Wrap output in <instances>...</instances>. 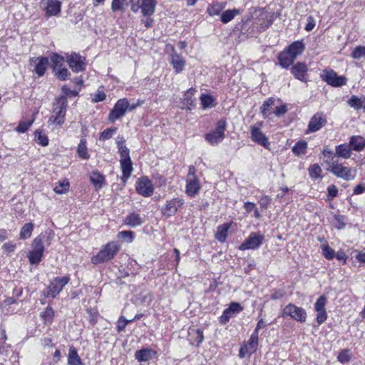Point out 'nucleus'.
Instances as JSON below:
<instances>
[{
    "mask_svg": "<svg viewBox=\"0 0 365 365\" xmlns=\"http://www.w3.org/2000/svg\"><path fill=\"white\" fill-rule=\"evenodd\" d=\"M287 112V106L286 105H282L277 106L275 109L274 114L278 117L284 115Z\"/></svg>",
    "mask_w": 365,
    "mask_h": 365,
    "instance_id": "69168bd1",
    "label": "nucleus"
},
{
    "mask_svg": "<svg viewBox=\"0 0 365 365\" xmlns=\"http://www.w3.org/2000/svg\"><path fill=\"white\" fill-rule=\"evenodd\" d=\"M322 254L324 256V257L328 259L331 260L334 258L335 257V252L334 250L331 248L328 244H324L321 246Z\"/></svg>",
    "mask_w": 365,
    "mask_h": 365,
    "instance_id": "de8ad7c7",
    "label": "nucleus"
},
{
    "mask_svg": "<svg viewBox=\"0 0 365 365\" xmlns=\"http://www.w3.org/2000/svg\"><path fill=\"white\" fill-rule=\"evenodd\" d=\"M120 168L123 173V180L125 182L131 175L133 172V163L131 159L120 160Z\"/></svg>",
    "mask_w": 365,
    "mask_h": 365,
    "instance_id": "c756f323",
    "label": "nucleus"
},
{
    "mask_svg": "<svg viewBox=\"0 0 365 365\" xmlns=\"http://www.w3.org/2000/svg\"><path fill=\"white\" fill-rule=\"evenodd\" d=\"M286 49L296 59L304 52L305 46L302 41H297L291 43Z\"/></svg>",
    "mask_w": 365,
    "mask_h": 365,
    "instance_id": "a878e982",
    "label": "nucleus"
},
{
    "mask_svg": "<svg viewBox=\"0 0 365 365\" xmlns=\"http://www.w3.org/2000/svg\"><path fill=\"white\" fill-rule=\"evenodd\" d=\"M258 337L257 333H252L248 341L241 346L239 351V356L245 358L246 356H250L255 353L258 346Z\"/></svg>",
    "mask_w": 365,
    "mask_h": 365,
    "instance_id": "4468645a",
    "label": "nucleus"
},
{
    "mask_svg": "<svg viewBox=\"0 0 365 365\" xmlns=\"http://www.w3.org/2000/svg\"><path fill=\"white\" fill-rule=\"evenodd\" d=\"M230 228V224L225 223L217 227L215 238L220 242H224L227 237V232Z\"/></svg>",
    "mask_w": 365,
    "mask_h": 365,
    "instance_id": "2f4dec72",
    "label": "nucleus"
},
{
    "mask_svg": "<svg viewBox=\"0 0 365 365\" xmlns=\"http://www.w3.org/2000/svg\"><path fill=\"white\" fill-rule=\"evenodd\" d=\"M204 340L203 331L197 329L195 330V341L197 342V345H200Z\"/></svg>",
    "mask_w": 365,
    "mask_h": 365,
    "instance_id": "774afa93",
    "label": "nucleus"
},
{
    "mask_svg": "<svg viewBox=\"0 0 365 365\" xmlns=\"http://www.w3.org/2000/svg\"><path fill=\"white\" fill-rule=\"evenodd\" d=\"M135 189L138 194L144 197H149L152 195L154 191L152 182L147 178H141L138 179L136 182Z\"/></svg>",
    "mask_w": 365,
    "mask_h": 365,
    "instance_id": "f3484780",
    "label": "nucleus"
},
{
    "mask_svg": "<svg viewBox=\"0 0 365 365\" xmlns=\"http://www.w3.org/2000/svg\"><path fill=\"white\" fill-rule=\"evenodd\" d=\"M128 6V0H113L111 3V9L113 11H124L125 7Z\"/></svg>",
    "mask_w": 365,
    "mask_h": 365,
    "instance_id": "58836bf2",
    "label": "nucleus"
},
{
    "mask_svg": "<svg viewBox=\"0 0 365 365\" xmlns=\"http://www.w3.org/2000/svg\"><path fill=\"white\" fill-rule=\"evenodd\" d=\"M243 310V307L238 302H231L229 307L225 309L220 317V322L222 324H226L229 322L230 318L236 316Z\"/></svg>",
    "mask_w": 365,
    "mask_h": 365,
    "instance_id": "dca6fc26",
    "label": "nucleus"
},
{
    "mask_svg": "<svg viewBox=\"0 0 365 365\" xmlns=\"http://www.w3.org/2000/svg\"><path fill=\"white\" fill-rule=\"evenodd\" d=\"M119 238L129 240L130 242H132L133 239V233L131 231H121L118 232V235Z\"/></svg>",
    "mask_w": 365,
    "mask_h": 365,
    "instance_id": "0e129e2a",
    "label": "nucleus"
},
{
    "mask_svg": "<svg viewBox=\"0 0 365 365\" xmlns=\"http://www.w3.org/2000/svg\"><path fill=\"white\" fill-rule=\"evenodd\" d=\"M116 132V128H107L104 130L100 135L99 140H106L112 138L113 135Z\"/></svg>",
    "mask_w": 365,
    "mask_h": 365,
    "instance_id": "5fc2aeb1",
    "label": "nucleus"
},
{
    "mask_svg": "<svg viewBox=\"0 0 365 365\" xmlns=\"http://www.w3.org/2000/svg\"><path fill=\"white\" fill-rule=\"evenodd\" d=\"M328 199L333 200L338 195V188L334 185H331L327 187Z\"/></svg>",
    "mask_w": 365,
    "mask_h": 365,
    "instance_id": "bf43d9fd",
    "label": "nucleus"
},
{
    "mask_svg": "<svg viewBox=\"0 0 365 365\" xmlns=\"http://www.w3.org/2000/svg\"><path fill=\"white\" fill-rule=\"evenodd\" d=\"M92 183L99 188L102 187L104 182V177L98 172H93L90 176Z\"/></svg>",
    "mask_w": 365,
    "mask_h": 365,
    "instance_id": "ea45409f",
    "label": "nucleus"
},
{
    "mask_svg": "<svg viewBox=\"0 0 365 365\" xmlns=\"http://www.w3.org/2000/svg\"><path fill=\"white\" fill-rule=\"evenodd\" d=\"M170 62L176 73L182 72L185 66V61L183 57L178 54L174 48H173V53L170 56Z\"/></svg>",
    "mask_w": 365,
    "mask_h": 365,
    "instance_id": "aec40b11",
    "label": "nucleus"
},
{
    "mask_svg": "<svg viewBox=\"0 0 365 365\" xmlns=\"http://www.w3.org/2000/svg\"><path fill=\"white\" fill-rule=\"evenodd\" d=\"M352 149L349 144L342 143L335 148V153L333 156L341 158L344 159H349L351 156Z\"/></svg>",
    "mask_w": 365,
    "mask_h": 365,
    "instance_id": "5701e85b",
    "label": "nucleus"
},
{
    "mask_svg": "<svg viewBox=\"0 0 365 365\" xmlns=\"http://www.w3.org/2000/svg\"><path fill=\"white\" fill-rule=\"evenodd\" d=\"M130 320H127L124 317H120L117 322V331L120 332L123 331L129 323H130Z\"/></svg>",
    "mask_w": 365,
    "mask_h": 365,
    "instance_id": "13d9d810",
    "label": "nucleus"
},
{
    "mask_svg": "<svg viewBox=\"0 0 365 365\" xmlns=\"http://www.w3.org/2000/svg\"><path fill=\"white\" fill-rule=\"evenodd\" d=\"M34 225L32 222L26 223L21 229L19 239L26 240L31 237Z\"/></svg>",
    "mask_w": 365,
    "mask_h": 365,
    "instance_id": "c9c22d12",
    "label": "nucleus"
},
{
    "mask_svg": "<svg viewBox=\"0 0 365 365\" xmlns=\"http://www.w3.org/2000/svg\"><path fill=\"white\" fill-rule=\"evenodd\" d=\"M86 58L80 54L75 52L71 54L67 53L66 62L68 63L70 68L74 73H80L86 69Z\"/></svg>",
    "mask_w": 365,
    "mask_h": 365,
    "instance_id": "1a4fd4ad",
    "label": "nucleus"
},
{
    "mask_svg": "<svg viewBox=\"0 0 365 365\" xmlns=\"http://www.w3.org/2000/svg\"><path fill=\"white\" fill-rule=\"evenodd\" d=\"M195 90L193 88H190L185 93V98L183 100V104L186 106L187 110H191L192 107L195 106V99L193 98V96L195 94Z\"/></svg>",
    "mask_w": 365,
    "mask_h": 365,
    "instance_id": "72a5a7b5",
    "label": "nucleus"
},
{
    "mask_svg": "<svg viewBox=\"0 0 365 365\" xmlns=\"http://www.w3.org/2000/svg\"><path fill=\"white\" fill-rule=\"evenodd\" d=\"M41 5L48 17L56 16L61 11V3L58 0H45L41 2Z\"/></svg>",
    "mask_w": 365,
    "mask_h": 365,
    "instance_id": "6ab92c4d",
    "label": "nucleus"
},
{
    "mask_svg": "<svg viewBox=\"0 0 365 365\" xmlns=\"http://www.w3.org/2000/svg\"><path fill=\"white\" fill-rule=\"evenodd\" d=\"M157 0H143L141 4V12L145 16H150L155 11Z\"/></svg>",
    "mask_w": 365,
    "mask_h": 365,
    "instance_id": "393cba45",
    "label": "nucleus"
},
{
    "mask_svg": "<svg viewBox=\"0 0 365 365\" xmlns=\"http://www.w3.org/2000/svg\"><path fill=\"white\" fill-rule=\"evenodd\" d=\"M53 238L52 231L41 233L32 242L31 250L28 254V258L31 264H38L42 259L44 252V243L48 246Z\"/></svg>",
    "mask_w": 365,
    "mask_h": 365,
    "instance_id": "f257e3e1",
    "label": "nucleus"
},
{
    "mask_svg": "<svg viewBox=\"0 0 365 365\" xmlns=\"http://www.w3.org/2000/svg\"><path fill=\"white\" fill-rule=\"evenodd\" d=\"M349 104L350 105L351 107H354L356 109H359L362 107V103L361 100L355 96H353L349 99Z\"/></svg>",
    "mask_w": 365,
    "mask_h": 365,
    "instance_id": "052dcab7",
    "label": "nucleus"
},
{
    "mask_svg": "<svg viewBox=\"0 0 365 365\" xmlns=\"http://www.w3.org/2000/svg\"><path fill=\"white\" fill-rule=\"evenodd\" d=\"M317 322L320 325L323 324L327 319V314L326 310L317 311Z\"/></svg>",
    "mask_w": 365,
    "mask_h": 365,
    "instance_id": "680f3d73",
    "label": "nucleus"
},
{
    "mask_svg": "<svg viewBox=\"0 0 365 365\" xmlns=\"http://www.w3.org/2000/svg\"><path fill=\"white\" fill-rule=\"evenodd\" d=\"M307 148V143L305 140L298 141L292 148V150L296 155H304Z\"/></svg>",
    "mask_w": 365,
    "mask_h": 365,
    "instance_id": "4c0bfd02",
    "label": "nucleus"
},
{
    "mask_svg": "<svg viewBox=\"0 0 365 365\" xmlns=\"http://www.w3.org/2000/svg\"><path fill=\"white\" fill-rule=\"evenodd\" d=\"M250 138L252 141L263 146L265 148H269V142L267 137L261 131L259 127L255 125L250 126Z\"/></svg>",
    "mask_w": 365,
    "mask_h": 365,
    "instance_id": "a211bd4d",
    "label": "nucleus"
},
{
    "mask_svg": "<svg viewBox=\"0 0 365 365\" xmlns=\"http://www.w3.org/2000/svg\"><path fill=\"white\" fill-rule=\"evenodd\" d=\"M327 123L326 115L322 112L316 113L310 119L307 133H315L323 128Z\"/></svg>",
    "mask_w": 365,
    "mask_h": 365,
    "instance_id": "2eb2a0df",
    "label": "nucleus"
},
{
    "mask_svg": "<svg viewBox=\"0 0 365 365\" xmlns=\"http://www.w3.org/2000/svg\"><path fill=\"white\" fill-rule=\"evenodd\" d=\"M119 245L115 242L108 243L98 253L92 257L91 262L94 264L103 263L112 259L119 251Z\"/></svg>",
    "mask_w": 365,
    "mask_h": 365,
    "instance_id": "20e7f679",
    "label": "nucleus"
},
{
    "mask_svg": "<svg viewBox=\"0 0 365 365\" xmlns=\"http://www.w3.org/2000/svg\"><path fill=\"white\" fill-rule=\"evenodd\" d=\"M51 61L53 64V71H56L57 68L61 66L63 62L64 61V57L58 55L56 53H54L51 56Z\"/></svg>",
    "mask_w": 365,
    "mask_h": 365,
    "instance_id": "49530a36",
    "label": "nucleus"
},
{
    "mask_svg": "<svg viewBox=\"0 0 365 365\" xmlns=\"http://www.w3.org/2000/svg\"><path fill=\"white\" fill-rule=\"evenodd\" d=\"M327 302V297L324 295H322L318 298L314 304V309L316 312L326 310L324 307Z\"/></svg>",
    "mask_w": 365,
    "mask_h": 365,
    "instance_id": "6e6d98bb",
    "label": "nucleus"
},
{
    "mask_svg": "<svg viewBox=\"0 0 365 365\" xmlns=\"http://www.w3.org/2000/svg\"><path fill=\"white\" fill-rule=\"evenodd\" d=\"M54 317V311L51 307H47L41 314V317L46 324H51Z\"/></svg>",
    "mask_w": 365,
    "mask_h": 365,
    "instance_id": "37998d69",
    "label": "nucleus"
},
{
    "mask_svg": "<svg viewBox=\"0 0 365 365\" xmlns=\"http://www.w3.org/2000/svg\"><path fill=\"white\" fill-rule=\"evenodd\" d=\"M264 237L260 232H251L249 237L242 242L239 249L240 250H257L262 245Z\"/></svg>",
    "mask_w": 365,
    "mask_h": 365,
    "instance_id": "6e6552de",
    "label": "nucleus"
},
{
    "mask_svg": "<svg viewBox=\"0 0 365 365\" xmlns=\"http://www.w3.org/2000/svg\"><path fill=\"white\" fill-rule=\"evenodd\" d=\"M334 257H336L339 261H342L343 264L346 263V260L348 258L346 253L341 250H339L336 253H335Z\"/></svg>",
    "mask_w": 365,
    "mask_h": 365,
    "instance_id": "338daca9",
    "label": "nucleus"
},
{
    "mask_svg": "<svg viewBox=\"0 0 365 365\" xmlns=\"http://www.w3.org/2000/svg\"><path fill=\"white\" fill-rule=\"evenodd\" d=\"M68 189L69 182L68 181V180H63L58 182V184L54 187L53 190L57 194H64L68 191Z\"/></svg>",
    "mask_w": 365,
    "mask_h": 365,
    "instance_id": "a19ab883",
    "label": "nucleus"
},
{
    "mask_svg": "<svg viewBox=\"0 0 365 365\" xmlns=\"http://www.w3.org/2000/svg\"><path fill=\"white\" fill-rule=\"evenodd\" d=\"M240 13V10L236 9L226 10L221 14L220 20L223 24H227Z\"/></svg>",
    "mask_w": 365,
    "mask_h": 365,
    "instance_id": "473e14b6",
    "label": "nucleus"
},
{
    "mask_svg": "<svg viewBox=\"0 0 365 365\" xmlns=\"http://www.w3.org/2000/svg\"><path fill=\"white\" fill-rule=\"evenodd\" d=\"M128 107V101L127 98L119 99L110 110L108 120L114 123L116 120L125 115Z\"/></svg>",
    "mask_w": 365,
    "mask_h": 365,
    "instance_id": "f8f14e48",
    "label": "nucleus"
},
{
    "mask_svg": "<svg viewBox=\"0 0 365 365\" xmlns=\"http://www.w3.org/2000/svg\"><path fill=\"white\" fill-rule=\"evenodd\" d=\"M156 355V352L151 349L145 348L135 352V359L140 363L148 362Z\"/></svg>",
    "mask_w": 365,
    "mask_h": 365,
    "instance_id": "412c9836",
    "label": "nucleus"
},
{
    "mask_svg": "<svg viewBox=\"0 0 365 365\" xmlns=\"http://www.w3.org/2000/svg\"><path fill=\"white\" fill-rule=\"evenodd\" d=\"M184 204L182 199L175 197L170 200H168L165 204L162 207L160 211L163 216L170 217L175 215L178 209L181 207Z\"/></svg>",
    "mask_w": 365,
    "mask_h": 365,
    "instance_id": "ddd939ff",
    "label": "nucleus"
},
{
    "mask_svg": "<svg viewBox=\"0 0 365 365\" xmlns=\"http://www.w3.org/2000/svg\"><path fill=\"white\" fill-rule=\"evenodd\" d=\"M338 361L341 363H346L351 359L350 351L349 349L341 350L338 355Z\"/></svg>",
    "mask_w": 365,
    "mask_h": 365,
    "instance_id": "603ef678",
    "label": "nucleus"
},
{
    "mask_svg": "<svg viewBox=\"0 0 365 365\" xmlns=\"http://www.w3.org/2000/svg\"><path fill=\"white\" fill-rule=\"evenodd\" d=\"M69 276L61 277H55L44 291V295L46 297L54 299L69 282Z\"/></svg>",
    "mask_w": 365,
    "mask_h": 365,
    "instance_id": "423d86ee",
    "label": "nucleus"
},
{
    "mask_svg": "<svg viewBox=\"0 0 365 365\" xmlns=\"http://www.w3.org/2000/svg\"><path fill=\"white\" fill-rule=\"evenodd\" d=\"M329 171L336 178H341L346 181L354 180L357 173L356 168L347 167L342 163H339L337 160H335V156L331 158Z\"/></svg>",
    "mask_w": 365,
    "mask_h": 365,
    "instance_id": "7ed1b4c3",
    "label": "nucleus"
},
{
    "mask_svg": "<svg viewBox=\"0 0 365 365\" xmlns=\"http://www.w3.org/2000/svg\"><path fill=\"white\" fill-rule=\"evenodd\" d=\"M86 144V139L83 138L80 140V143L77 148V153L81 158L87 160L90 158V155L88 153V150Z\"/></svg>",
    "mask_w": 365,
    "mask_h": 365,
    "instance_id": "e433bc0d",
    "label": "nucleus"
},
{
    "mask_svg": "<svg viewBox=\"0 0 365 365\" xmlns=\"http://www.w3.org/2000/svg\"><path fill=\"white\" fill-rule=\"evenodd\" d=\"M200 100L201 101V104L203 109L212 108L214 106V98L210 95L203 93L201 95Z\"/></svg>",
    "mask_w": 365,
    "mask_h": 365,
    "instance_id": "79ce46f5",
    "label": "nucleus"
},
{
    "mask_svg": "<svg viewBox=\"0 0 365 365\" xmlns=\"http://www.w3.org/2000/svg\"><path fill=\"white\" fill-rule=\"evenodd\" d=\"M36 61H38V63L35 66L34 71L38 76H42L44 75L48 66V58L47 57L41 56L37 58Z\"/></svg>",
    "mask_w": 365,
    "mask_h": 365,
    "instance_id": "c85d7f7f",
    "label": "nucleus"
},
{
    "mask_svg": "<svg viewBox=\"0 0 365 365\" xmlns=\"http://www.w3.org/2000/svg\"><path fill=\"white\" fill-rule=\"evenodd\" d=\"M274 100L273 98H269L268 100L265 101L263 104L262 105L260 110L261 113H262L263 116L264 118H267L269 116V107L274 105Z\"/></svg>",
    "mask_w": 365,
    "mask_h": 365,
    "instance_id": "a18cd8bd",
    "label": "nucleus"
},
{
    "mask_svg": "<svg viewBox=\"0 0 365 365\" xmlns=\"http://www.w3.org/2000/svg\"><path fill=\"white\" fill-rule=\"evenodd\" d=\"M307 66L304 63L298 62L291 68V73L298 80L305 82V74L307 72Z\"/></svg>",
    "mask_w": 365,
    "mask_h": 365,
    "instance_id": "4be33fe9",
    "label": "nucleus"
},
{
    "mask_svg": "<svg viewBox=\"0 0 365 365\" xmlns=\"http://www.w3.org/2000/svg\"><path fill=\"white\" fill-rule=\"evenodd\" d=\"M35 138L38 143L42 146H46L48 144V139L47 136L43 134L41 131L35 132Z\"/></svg>",
    "mask_w": 365,
    "mask_h": 365,
    "instance_id": "4d7b16f0",
    "label": "nucleus"
},
{
    "mask_svg": "<svg viewBox=\"0 0 365 365\" xmlns=\"http://www.w3.org/2000/svg\"><path fill=\"white\" fill-rule=\"evenodd\" d=\"M321 78L327 84L334 86L340 87L346 83V78L343 76H337L336 73L333 70H324L321 74Z\"/></svg>",
    "mask_w": 365,
    "mask_h": 365,
    "instance_id": "9b49d317",
    "label": "nucleus"
},
{
    "mask_svg": "<svg viewBox=\"0 0 365 365\" xmlns=\"http://www.w3.org/2000/svg\"><path fill=\"white\" fill-rule=\"evenodd\" d=\"M68 365H83L81 359L78 354L77 350L73 346H70L69 348Z\"/></svg>",
    "mask_w": 365,
    "mask_h": 365,
    "instance_id": "7c9ffc66",
    "label": "nucleus"
},
{
    "mask_svg": "<svg viewBox=\"0 0 365 365\" xmlns=\"http://www.w3.org/2000/svg\"><path fill=\"white\" fill-rule=\"evenodd\" d=\"M351 57L356 60L365 58V46H358L355 47L351 51Z\"/></svg>",
    "mask_w": 365,
    "mask_h": 365,
    "instance_id": "c03bdc74",
    "label": "nucleus"
},
{
    "mask_svg": "<svg viewBox=\"0 0 365 365\" xmlns=\"http://www.w3.org/2000/svg\"><path fill=\"white\" fill-rule=\"evenodd\" d=\"M309 175L313 179H317L321 176L322 169L319 165L314 164L309 168Z\"/></svg>",
    "mask_w": 365,
    "mask_h": 365,
    "instance_id": "3c124183",
    "label": "nucleus"
},
{
    "mask_svg": "<svg viewBox=\"0 0 365 365\" xmlns=\"http://www.w3.org/2000/svg\"><path fill=\"white\" fill-rule=\"evenodd\" d=\"M277 58L279 61V64L282 68H288L293 63L294 61L295 60V58L292 57V56L288 52V51H287L286 48L279 53Z\"/></svg>",
    "mask_w": 365,
    "mask_h": 365,
    "instance_id": "cd10ccee",
    "label": "nucleus"
},
{
    "mask_svg": "<svg viewBox=\"0 0 365 365\" xmlns=\"http://www.w3.org/2000/svg\"><path fill=\"white\" fill-rule=\"evenodd\" d=\"M307 316V312L304 309L292 303L285 306L282 311L283 317H289L291 319L301 323L306 322Z\"/></svg>",
    "mask_w": 365,
    "mask_h": 365,
    "instance_id": "0eeeda50",
    "label": "nucleus"
},
{
    "mask_svg": "<svg viewBox=\"0 0 365 365\" xmlns=\"http://www.w3.org/2000/svg\"><path fill=\"white\" fill-rule=\"evenodd\" d=\"M118 153L120 157V160H127L130 159L129 149L125 145L118 143Z\"/></svg>",
    "mask_w": 365,
    "mask_h": 365,
    "instance_id": "8fccbe9b",
    "label": "nucleus"
},
{
    "mask_svg": "<svg viewBox=\"0 0 365 365\" xmlns=\"http://www.w3.org/2000/svg\"><path fill=\"white\" fill-rule=\"evenodd\" d=\"M67 103V98L63 96L55 99L53 103V112L48 120L49 125H61L64 123Z\"/></svg>",
    "mask_w": 365,
    "mask_h": 365,
    "instance_id": "f03ea898",
    "label": "nucleus"
},
{
    "mask_svg": "<svg viewBox=\"0 0 365 365\" xmlns=\"http://www.w3.org/2000/svg\"><path fill=\"white\" fill-rule=\"evenodd\" d=\"M225 3L215 2L207 6V12L211 16L219 15L225 8Z\"/></svg>",
    "mask_w": 365,
    "mask_h": 365,
    "instance_id": "f704fd0d",
    "label": "nucleus"
},
{
    "mask_svg": "<svg viewBox=\"0 0 365 365\" xmlns=\"http://www.w3.org/2000/svg\"><path fill=\"white\" fill-rule=\"evenodd\" d=\"M349 143L352 150L356 152H361L365 148V138L361 135L351 136Z\"/></svg>",
    "mask_w": 365,
    "mask_h": 365,
    "instance_id": "b1692460",
    "label": "nucleus"
},
{
    "mask_svg": "<svg viewBox=\"0 0 365 365\" xmlns=\"http://www.w3.org/2000/svg\"><path fill=\"white\" fill-rule=\"evenodd\" d=\"M227 128V122L224 119L217 121V126L214 130L205 134V140L211 145H217L223 140L225 137V131Z\"/></svg>",
    "mask_w": 365,
    "mask_h": 365,
    "instance_id": "39448f33",
    "label": "nucleus"
},
{
    "mask_svg": "<svg viewBox=\"0 0 365 365\" xmlns=\"http://www.w3.org/2000/svg\"><path fill=\"white\" fill-rule=\"evenodd\" d=\"M138 299L140 300L142 304H148L152 300V296L149 292H142L139 294Z\"/></svg>",
    "mask_w": 365,
    "mask_h": 365,
    "instance_id": "e2e57ef3",
    "label": "nucleus"
},
{
    "mask_svg": "<svg viewBox=\"0 0 365 365\" xmlns=\"http://www.w3.org/2000/svg\"><path fill=\"white\" fill-rule=\"evenodd\" d=\"M143 222L144 220L140 215L135 212L127 215L124 220L125 224L131 227L140 226Z\"/></svg>",
    "mask_w": 365,
    "mask_h": 365,
    "instance_id": "bb28decb",
    "label": "nucleus"
},
{
    "mask_svg": "<svg viewBox=\"0 0 365 365\" xmlns=\"http://www.w3.org/2000/svg\"><path fill=\"white\" fill-rule=\"evenodd\" d=\"M56 76L61 81H66L71 75L68 70L66 68H57L56 71H53Z\"/></svg>",
    "mask_w": 365,
    "mask_h": 365,
    "instance_id": "09e8293b",
    "label": "nucleus"
},
{
    "mask_svg": "<svg viewBox=\"0 0 365 365\" xmlns=\"http://www.w3.org/2000/svg\"><path fill=\"white\" fill-rule=\"evenodd\" d=\"M33 122L34 120L20 122L19 125L16 127V130L18 133H24L29 128Z\"/></svg>",
    "mask_w": 365,
    "mask_h": 365,
    "instance_id": "864d4df0",
    "label": "nucleus"
},
{
    "mask_svg": "<svg viewBox=\"0 0 365 365\" xmlns=\"http://www.w3.org/2000/svg\"><path fill=\"white\" fill-rule=\"evenodd\" d=\"M195 169L193 166L189 168V173L186 180V193L190 197H194L200 189L199 180L195 175Z\"/></svg>",
    "mask_w": 365,
    "mask_h": 365,
    "instance_id": "9d476101",
    "label": "nucleus"
}]
</instances>
